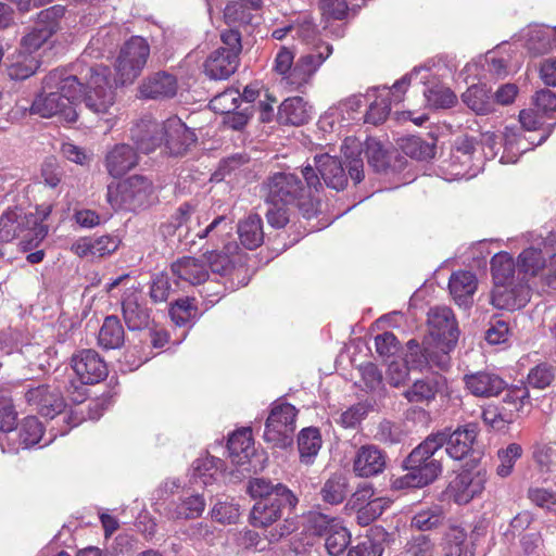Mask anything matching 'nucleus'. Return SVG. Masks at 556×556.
<instances>
[{
	"label": "nucleus",
	"instance_id": "nucleus-1",
	"mask_svg": "<svg viewBox=\"0 0 556 556\" xmlns=\"http://www.w3.org/2000/svg\"><path fill=\"white\" fill-rule=\"evenodd\" d=\"M428 324L430 337L424 349L416 341H408V362L420 370H445L451 363L450 352L454 350L459 333L454 314L446 306L433 307L428 314Z\"/></svg>",
	"mask_w": 556,
	"mask_h": 556
},
{
	"label": "nucleus",
	"instance_id": "nucleus-2",
	"mask_svg": "<svg viewBox=\"0 0 556 556\" xmlns=\"http://www.w3.org/2000/svg\"><path fill=\"white\" fill-rule=\"evenodd\" d=\"M83 86L68 70L51 71L42 81V90L35 98L30 113L43 118L58 116L66 123L76 122V103L81 97Z\"/></svg>",
	"mask_w": 556,
	"mask_h": 556
},
{
	"label": "nucleus",
	"instance_id": "nucleus-3",
	"mask_svg": "<svg viewBox=\"0 0 556 556\" xmlns=\"http://www.w3.org/2000/svg\"><path fill=\"white\" fill-rule=\"evenodd\" d=\"M302 176L305 179V186L294 174H273L266 182L267 201L270 204H295L303 211L304 216L309 218L315 212L314 193L321 188V182L309 164L302 168Z\"/></svg>",
	"mask_w": 556,
	"mask_h": 556
},
{
	"label": "nucleus",
	"instance_id": "nucleus-4",
	"mask_svg": "<svg viewBox=\"0 0 556 556\" xmlns=\"http://www.w3.org/2000/svg\"><path fill=\"white\" fill-rule=\"evenodd\" d=\"M445 441L444 432L428 435L407 456L405 460L407 472L392 479V489L422 488L433 482L442 471L441 462L434 458V455L444 446Z\"/></svg>",
	"mask_w": 556,
	"mask_h": 556
},
{
	"label": "nucleus",
	"instance_id": "nucleus-5",
	"mask_svg": "<svg viewBox=\"0 0 556 556\" xmlns=\"http://www.w3.org/2000/svg\"><path fill=\"white\" fill-rule=\"evenodd\" d=\"M110 68L104 65H96L88 68L85 75L86 106L106 123L114 121L115 93L110 79Z\"/></svg>",
	"mask_w": 556,
	"mask_h": 556
},
{
	"label": "nucleus",
	"instance_id": "nucleus-6",
	"mask_svg": "<svg viewBox=\"0 0 556 556\" xmlns=\"http://www.w3.org/2000/svg\"><path fill=\"white\" fill-rule=\"evenodd\" d=\"M153 192L152 182L139 175L108 186L106 201L115 211H136L146 206Z\"/></svg>",
	"mask_w": 556,
	"mask_h": 556
},
{
	"label": "nucleus",
	"instance_id": "nucleus-7",
	"mask_svg": "<svg viewBox=\"0 0 556 556\" xmlns=\"http://www.w3.org/2000/svg\"><path fill=\"white\" fill-rule=\"evenodd\" d=\"M150 55V45L141 36H132L121 48L115 61V84H132L143 71Z\"/></svg>",
	"mask_w": 556,
	"mask_h": 556
},
{
	"label": "nucleus",
	"instance_id": "nucleus-8",
	"mask_svg": "<svg viewBox=\"0 0 556 556\" xmlns=\"http://www.w3.org/2000/svg\"><path fill=\"white\" fill-rule=\"evenodd\" d=\"M296 413L293 405L275 402L265 424L264 440L276 447L290 445L295 431Z\"/></svg>",
	"mask_w": 556,
	"mask_h": 556
},
{
	"label": "nucleus",
	"instance_id": "nucleus-9",
	"mask_svg": "<svg viewBox=\"0 0 556 556\" xmlns=\"http://www.w3.org/2000/svg\"><path fill=\"white\" fill-rule=\"evenodd\" d=\"M422 68H414L409 74L394 83L392 88H372L367 92L368 98H375L370 103L366 114V122L371 124H380L386 121L390 113L391 102H401L406 87L410 80L417 76Z\"/></svg>",
	"mask_w": 556,
	"mask_h": 556
},
{
	"label": "nucleus",
	"instance_id": "nucleus-10",
	"mask_svg": "<svg viewBox=\"0 0 556 556\" xmlns=\"http://www.w3.org/2000/svg\"><path fill=\"white\" fill-rule=\"evenodd\" d=\"M64 13L65 9L61 5H53L41 11L35 27L22 38L20 54L33 56L31 54L59 30V21Z\"/></svg>",
	"mask_w": 556,
	"mask_h": 556
},
{
	"label": "nucleus",
	"instance_id": "nucleus-11",
	"mask_svg": "<svg viewBox=\"0 0 556 556\" xmlns=\"http://www.w3.org/2000/svg\"><path fill=\"white\" fill-rule=\"evenodd\" d=\"M72 368L85 384H93L108 376V366L99 353L91 349L80 350L72 356Z\"/></svg>",
	"mask_w": 556,
	"mask_h": 556
},
{
	"label": "nucleus",
	"instance_id": "nucleus-12",
	"mask_svg": "<svg viewBox=\"0 0 556 556\" xmlns=\"http://www.w3.org/2000/svg\"><path fill=\"white\" fill-rule=\"evenodd\" d=\"M529 287L522 280L494 283L491 293V303L500 309H519L529 302Z\"/></svg>",
	"mask_w": 556,
	"mask_h": 556
},
{
	"label": "nucleus",
	"instance_id": "nucleus-13",
	"mask_svg": "<svg viewBox=\"0 0 556 556\" xmlns=\"http://www.w3.org/2000/svg\"><path fill=\"white\" fill-rule=\"evenodd\" d=\"M25 399L29 406L47 418H54L65 407L61 392L46 384L28 389Z\"/></svg>",
	"mask_w": 556,
	"mask_h": 556
},
{
	"label": "nucleus",
	"instance_id": "nucleus-14",
	"mask_svg": "<svg viewBox=\"0 0 556 556\" xmlns=\"http://www.w3.org/2000/svg\"><path fill=\"white\" fill-rule=\"evenodd\" d=\"M332 46L325 42L315 45L314 50L301 55L293 66L292 84L296 88L307 84L324 62L331 55Z\"/></svg>",
	"mask_w": 556,
	"mask_h": 556
},
{
	"label": "nucleus",
	"instance_id": "nucleus-15",
	"mask_svg": "<svg viewBox=\"0 0 556 556\" xmlns=\"http://www.w3.org/2000/svg\"><path fill=\"white\" fill-rule=\"evenodd\" d=\"M164 150L170 155H182L197 141L195 134L178 117L163 123Z\"/></svg>",
	"mask_w": 556,
	"mask_h": 556
},
{
	"label": "nucleus",
	"instance_id": "nucleus-16",
	"mask_svg": "<svg viewBox=\"0 0 556 556\" xmlns=\"http://www.w3.org/2000/svg\"><path fill=\"white\" fill-rule=\"evenodd\" d=\"M486 482L484 469L466 470L460 472L451 483V492L456 503L467 504L481 494Z\"/></svg>",
	"mask_w": 556,
	"mask_h": 556
},
{
	"label": "nucleus",
	"instance_id": "nucleus-17",
	"mask_svg": "<svg viewBox=\"0 0 556 556\" xmlns=\"http://www.w3.org/2000/svg\"><path fill=\"white\" fill-rule=\"evenodd\" d=\"M130 137L139 151L151 153L164 147L163 123L150 117L142 118L131 127Z\"/></svg>",
	"mask_w": 556,
	"mask_h": 556
},
{
	"label": "nucleus",
	"instance_id": "nucleus-18",
	"mask_svg": "<svg viewBox=\"0 0 556 556\" xmlns=\"http://www.w3.org/2000/svg\"><path fill=\"white\" fill-rule=\"evenodd\" d=\"M29 220L20 208L8 210L0 217V242H11L16 238H21V247L24 251L27 239L31 237L29 230Z\"/></svg>",
	"mask_w": 556,
	"mask_h": 556
},
{
	"label": "nucleus",
	"instance_id": "nucleus-19",
	"mask_svg": "<svg viewBox=\"0 0 556 556\" xmlns=\"http://www.w3.org/2000/svg\"><path fill=\"white\" fill-rule=\"evenodd\" d=\"M140 300L141 295L135 289H128L124 294L123 317L129 330H142L150 326V312Z\"/></svg>",
	"mask_w": 556,
	"mask_h": 556
},
{
	"label": "nucleus",
	"instance_id": "nucleus-20",
	"mask_svg": "<svg viewBox=\"0 0 556 556\" xmlns=\"http://www.w3.org/2000/svg\"><path fill=\"white\" fill-rule=\"evenodd\" d=\"M178 90L177 78L166 72H157L146 78L139 86L141 98L168 99L176 96Z\"/></svg>",
	"mask_w": 556,
	"mask_h": 556
},
{
	"label": "nucleus",
	"instance_id": "nucleus-21",
	"mask_svg": "<svg viewBox=\"0 0 556 556\" xmlns=\"http://www.w3.org/2000/svg\"><path fill=\"white\" fill-rule=\"evenodd\" d=\"M386 455L375 445L361 446L353 460V471L362 478H369L383 471Z\"/></svg>",
	"mask_w": 556,
	"mask_h": 556
},
{
	"label": "nucleus",
	"instance_id": "nucleus-22",
	"mask_svg": "<svg viewBox=\"0 0 556 556\" xmlns=\"http://www.w3.org/2000/svg\"><path fill=\"white\" fill-rule=\"evenodd\" d=\"M466 389L475 396L490 397L498 395L506 387L505 381L496 374L477 371L465 375Z\"/></svg>",
	"mask_w": 556,
	"mask_h": 556
},
{
	"label": "nucleus",
	"instance_id": "nucleus-23",
	"mask_svg": "<svg viewBox=\"0 0 556 556\" xmlns=\"http://www.w3.org/2000/svg\"><path fill=\"white\" fill-rule=\"evenodd\" d=\"M315 173L318 172L327 187L334 190H342L348 184V177L341 162L328 153L315 155Z\"/></svg>",
	"mask_w": 556,
	"mask_h": 556
},
{
	"label": "nucleus",
	"instance_id": "nucleus-24",
	"mask_svg": "<svg viewBox=\"0 0 556 556\" xmlns=\"http://www.w3.org/2000/svg\"><path fill=\"white\" fill-rule=\"evenodd\" d=\"M119 240L115 236H101L99 238H80L76 240L71 251L79 257H104L117 250Z\"/></svg>",
	"mask_w": 556,
	"mask_h": 556
},
{
	"label": "nucleus",
	"instance_id": "nucleus-25",
	"mask_svg": "<svg viewBox=\"0 0 556 556\" xmlns=\"http://www.w3.org/2000/svg\"><path fill=\"white\" fill-rule=\"evenodd\" d=\"M138 164L137 152L126 143L115 144L105 154L104 165L110 176L122 177Z\"/></svg>",
	"mask_w": 556,
	"mask_h": 556
},
{
	"label": "nucleus",
	"instance_id": "nucleus-26",
	"mask_svg": "<svg viewBox=\"0 0 556 556\" xmlns=\"http://www.w3.org/2000/svg\"><path fill=\"white\" fill-rule=\"evenodd\" d=\"M444 432V439L446 440L445 452L446 454L455 459H464L471 451L472 444L477 438V430L473 425H467L462 428L455 429L453 432Z\"/></svg>",
	"mask_w": 556,
	"mask_h": 556
},
{
	"label": "nucleus",
	"instance_id": "nucleus-27",
	"mask_svg": "<svg viewBox=\"0 0 556 556\" xmlns=\"http://www.w3.org/2000/svg\"><path fill=\"white\" fill-rule=\"evenodd\" d=\"M173 275L180 281L197 286L208 278L206 263L195 257H181L172 264Z\"/></svg>",
	"mask_w": 556,
	"mask_h": 556
},
{
	"label": "nucleus",
	"instance_id": "nucleus-28",
	"mask_svg": "<svg viewBox=\"0 0 556 556\" xmlns=\"http://www.w3.org/2000/svg\"><path fill=\"white\" fill-rule=\"evenodd\" d=\"M227 447L232 464L243 466L250 463L255 455L251 430L242 429L232 433Z\"/></svg>",
	"mask_w": 556,
	"mask_h": 556
},
{
	"label": "nucleus",
	"instance_id": "nucleus-29",
	"mask_svg": "<svg viewBox=\"0 0 556 556\" xmlns=\"http://www.w3.org/2000/svg\"><path fill=\"white\" fill-rule=\"evenodd\" d=\"M239 59L233 52L217 49L207 58L204 68L206 75L212 79H226L235 73Z\"/></svg>",
	"mask_w": 556,
	"mask_h": 556
},
{
	"label": "nucleus",
	"instance_id": "nucleus-30",
	"mask_svg": "<svg viewBox=\"0 0 556 556\" xmlns=\"http://www.w3.org/2000/svg\"><path fill=\"white\" fill-rule=\"evenodd\" d=\"M448 288L455 302L459 306L467 307L477 290V278L471 271H456L450 278Z\"/></svg>",
	"mask_w": 556,
	"mask_h": 556
},
{
	"label": "nucleus",
	"instance_id": "nucleus-31",
	"mask_svg": "<svg viewBox=\"0 0 556 556\" xmlns=\"http://www.w3.org/2000/svg\"><path fill=\"white\" fill-rule=\"evenodd\" d=\"M526 47L533 55L547 53L554 48L556 28L544 25H530L525 34Z\"/></svg>",
	"mask_w": 556,
	"mask_h": 556
},
{
	"label": "nucleus",
	"instance_id": "nucleus-32",
	"mask_svg": "<svg viewBox=\"0 0 556 556\" xmlns=\"http://www.w3.org/2000/svg\"><path fill=\"white\" fill-rule=\"evenodd\" d=\"M249 493L252 497L264 498H282L286 504L291 507L296 505V497L293 493L282 484L273 485L263 478H255L249 483Z\"/></svg>",
	"mask_w": 556,
	"mask_h": 556
},
{
	"label": "nucleus",
	"instance_id": "nucleus-33",
	"mask_svg": "<svg viewBox=\"0 0 556 556\" xmlns=\"http://www.w3.org/2000/svg\"><path fill=\"white\" fill-rule=\"evenodd\" d=\"M207 220L206 212H194V208L188 204L184 203L180 205L175 215L172 217V225L175 230L178 231V236L187 235L189 232H193L201 229V225Z\"/></svg>",
	"mask_w": 556,
	"mask_h": 556
},
{
	"label": "nucleus",
	"instance_id": "nucleus-34",
	"mask_svg": "<svg viewBox=\"0 0 556 556\" xmlns=\"http://www.w3.org/2000/svg\"><path fill=\"white\" fill-rule=\"evenodd\" d=\"M517 267L521 280L527 282L530 277L541 276L544 279L547 264L541 250L528 248L519 254Z\"/></svg>",
	"mask_w": 556,
	"mask_h": 556
},
{
	"label": "nucleus",
	"instance_id": "nucleus-35",
	"mask_svg": "<svg viewBox=\"0 0 556 556\" xmlns=\"http://www.w3.org/2000/svg\"><path fill=\"white\" fill-rule=\"evenodd\" d=\"M278 118L282 124L300 126L311 118V108L300 97L288 98L279 106Z\"/></svg>",
	"mask_w": 556,
	"mask_h": 556
},
{
	"label": "nucleus",
	"instance_id": "nucleus-36",
	"mask_svg": "<svg viewBox=\"0 0 556 556\" xmlns=\"http://www.w3.org/2000/svg\"><path fill=\"white\" fill-rule=\"evenodd\" d=\"M287 505L282 498H264L255 503L251 511L252 525L267 527L281 516V506Z\"/></svg>",
	"mask_w": 556,
	"mask_h": 556
},
{
	"label": "nucleus",
	"instance_id": "nucleus-37",
	"mask_svg": "<svg viewBox=\"0 0 556 556\" xmlns=\"http://www.w3.org/2000/svg\"><path fill=\"white\" fill-rule=\"evenodd\" d=\"M463 102L476 114L486 115L494 111L491 90L484 85H473L462 96Z\"/></svg>",
	"mask_w": 556,
	"mask_h": 556
},
{
	"label": "nucleus",
	"instance_id": "nucleus-38",
	"mask_svg": "<svg viewBox=\"0 0 556 556\" xmlns=\"http://www.w3.org/2000/svg\"><path fill=\"white\" fill-rule=\"evenodd\" d=\"M52 212V205L48 203H43L36 207L34 213H26V217L29 220H34L29 223V230L31 237L26 241V249H33L39 245V243L46 238L48 235L49 228L43 224L45 220L48 219Z\"/></svg>",
	"mask_w": 556,
	"mask_h": 556
},
{
	"label": "nucleus",
	"instance_id": "nucleus-39",
	"mask_svg": "<svg viewBox=\"0 0 556 556\" xmlns=\"http://www.w3.org/2000/svg\"><path fill=\"white\" fill-rule=\"evenodd\" d=\"M491 271L494 283L521 280L519 269L516 270L515 261L507 252H500L492 257Z\"/></svg>",
	"mask_w": 556,
	"mask_h": 556
},
{
	"label": "nucleus",
	"instance_id": "nucleus-40",
	"mask_svg": "<svg viewBox=\"0 0 556 556\" xmlns=\"http://www.w3.org/2000/svg\"><path fill=\"white\" fill-rule=\"evenodd\" d=\"M341 151L348 162L350 177L355 184L361 182L364 178L362 142L354 137H348L342 143Z\"/></svg>",
	"mask_w": 556,
	"mask_h": 556
},
{
	"label": "nucleus",
	"instance_id": "nucleus-41",
	"mask_svg": "<svg viewBox=\"0 0 556 556\" xmlns=\"http://www.w3.org/2000/svg\"><path fill=\"white\" fill-rule=\"evenodd\" d=\"M238 235L241 243L250 250L260 247L264 240L262 218L251 214L238 225Z\"/></svg>",
	"mask_w": 556,
	"mask_h": 556
},
{
	"label": "nucleus",
	"instance_id": "nucleus-42",
	"mask_svg": "<svg viewBox=\"0 0 556 556\" xmlns=\"http://www.w3.org/2000/svg\"><path fill=\"white\" fill-rule=\"evenodd\" d=\"M223 462L210 455L197 458L192 464V480L195 484L208 485L220 470Z\"/></svg>",
	"mask_w": 556,
	"mask_h": 556
},
{
	"label": "nucleus",
	"instance_id": "nucleus-43",
	"mask_svg": "<svg viewBox=\"0 0 556 556\" xmlns=\"http://www.w3.org/2000/svg\"><path fill=\"white\" fill-rule=\"evenodd\" d=\"M300 459L305 465L313 464L321 447V437L317 428L303 429L298 439Z\"/></svg>",
	"mask_w": 556,
	"mask_h": 556
},
{
	"label": "nucleus",
	"instance_id": "nucleus-44",
	"mask_svg": "<svg viewBox=\"0 0 556 556\" xmlns=\"http://www.w3.org/2000/svg\"><path fill=\"white\" fill-rule=\"evenodd\" d=\"M125 339V332L116 316H108L100 328L98 342L104 349H118Z\"/></svg>",
	"mask_w": 556,
	"mask_h": 556
},
{
	"label": "nucleus",
	"instance_id": "nucleus-45",
	"mask_svg": "<svg viewBox=\"0 0 556 556\" xmlns=\"http://www.w3.org/2000/svg\"><path fill=\"white\" fill-rule=\"evenodd\" d=\"M232 222L225 216L215 217L205 228L195 231V238L210 239L212 242L218 244L219 242L225 245L227 237L232 232Z\"/></svg>",
	"mask_w": 556,
	"mask_h": 556
},
{
	"label": "nucleus",
	"instance_id": "nucleus-46",
	"mask_svg": "<svg viewBox=\"0 0 556 556\" xmlns=\"http://www.w3.org/2000/svg\"><path fill=\"white\" fill-rule=\"evenodd\" d=\"M523 450L518 443H510L506 447L497 451V465L495 472L501 478L509 477L513 471L516 462L522 456Z\"/></svg>",
	"mask_w": 556,
	"mask_h": 556
},
{
	"label": "nucleus",
	"instance_id": "nucleus-47",
	"mask_svg": "<svg viewBox=\"0 0 556 556\" xmlns=\"http://www.w3.org/2000/svg\"><path fill=\"white\" fill-rule=\"evenodd\" d=\"M294 64V51L282 46L275 56L273 70L292 89H296L295 85L292 84V78H295L293 76Z\"/></svg>",
	"mask_w": 556,
	"mask_h": 556
},
{
	"label": "nucleus",
	"instance_id": "nucleus-48",
	"mask_svg": "<svg viewBox=\"0 0 556 556\" xmlns=\"http://www.w3.org/2000/svg\"><path fill=\"white\" fill-rule=\"evenodd\" d=\"M529 404V393L526 389L509 390L502 402L503 409L510 415V421L514 422L525 412V407Z\"/></svg>",
	"mask_w": 556,
	"mask_h": 556
},
{
	"label": "nucleus",
	"instance_id": "nucleus-49",
	"mask_svg": "<svg viewBox=\"0 0 556 556\" xmlns=\"http://www.w3.org/2000/svg\"><path fill=\"white\" fill-rule=\"evenodd\" d=\"M236 243H225L223 251H212L206 254V262L213 274L226 275L232 268V262L229 257L238 250Z\"/></svg>",
	"mask_w": 556,
	"mask_h": 556
},
{
	"label": "nucleus",
	"instance_id": "nucleus-50",
	"mask_svg": "<svg viewBox=\"0 0 556 556\" xmlns=\"http://www.w3.org/2000/svg\"><path fill=\"white\" fill-rule=\"evenodd\" d=\"M480 168V163L476 164L473 156L466 159V156H456V154L453 153L447 167V169H450L451 180L470 179L479 173Z\"/></svg>",
	"mask_w": 556,
	"mask_h": 556
},
{
	"label": "nucleus",
	"instance_id": "nucleus-51",
	"mask_svg": "<svg viewBox=\"0 0 556 556\" xmlns=\"http://www.w3.org/2000/svg\"><path fill=\"white\" fill-rule=\"evenodd\" d=\"M325 546L331 556H339L350 543V533L341 521H334L332 529L325 535Z\"/></svg>",
	"mask_w": 556,
	"mask_h": 556
},
{
	"label": "nucleus",
	"instance_id": "nucleus-52",
	"mask_svg": "<svg viewBox=\"0 0 556 556\" xmlns=\"http://www.w3.org/2000/svg\"><path fill=\"white\" fill-rule=\"evenodd\" d=\"M502 140L505 153L501 157V163L517 162L518 155L514 152V150L516 149L518 153H522L528 149L522 144L518 129L516 127H505Z\"/></svg>",
	"mask_w": 556,
	"mask_h": 556
},
{
	"label": "nucleus",
	"instance_id": "nucleus-53",
	"mask_svg": "<svg viewBox=\"0 0 556 556\" xmlns=\"http://www.w3.org/2000/svg\"><path fill=\"white\" fill-rule=\"evenodd\" d=\"M443 509L439 505L422 508L415 514L412 526L421 531L438 527L443 521Z\"/></svg>",
	"mask_w": 556,
	"mask_h": 556
},
{
	"label": "nucleus",
	"instance_id": "nucleus-54",
	"mask_svg": "<svg viewBox=\"0 0 556 556\" xmlns=\"http://www.w3.org/2000/svg\"><path fill=\"white\" fill-rule=\"evenodd\" d=\"M205 508V501L200 495H192L181 501L170 511V517L175 519H193L202 515Z\"/></svg>",
	"mask_w": 556,
	"mask_h": 556
},
{
	"label": "nucleus",
	"instance_id": "nucleus-55",
	"mask_svg": "<svg viewBox=\"0 0 556 556\" xmlns=\"http://www.w3.org/2000/svg\"><path fill=\"white\" fill-rule=\"evenodd\" d=\"M43 434L41 422L34 416L26 417L20 427V445L28 448L39 443Z\"/></svg>",
	"mask_w": 556,
	"mask_h": 556
},
{
	"label": "nucleus",
	"instance_id": "nucleus-56",
	"mask_svg": "<svg viewBox=\"0 0 556 556\" xmlns=\"http://www.w3.org/2000/svg\"><path fill=\"white\" fill-rule=\"evenodd\" d=\"M365 153L370 166L377 172L388 167L390 162L389 151L380 141L375 138H368L365 142Z\"/></svg>",
	"mask_w": 556,
	"mask_h": 556
},
{
	"label": "nucleus",
	"instance_id": "nucleus-57",
	"mask_svg": "<svg viewBox=\"0 0 556 556\" xmlns=\"http://www.w3.org/2000/svg\"><path fill=\"white\" fill-rule=\"evenodd\" d=\"M346 479L342 476H333L329 478L323 489L321 495L325 502L330 504L341 503L348 492Z\"/></svg>",
	"mask_w": 556,
	"mask_h": 556
},
{
	"label": "nucleus",
	"instance_id": "nucleus-58",
	"mask_svg": "<svg viewBox=\"0 0 556 556\" xmlns=\"http://www.w3.org/2000/svg\"><path fill=\"white\" fill-rule=\"evenodd\" d=\"M438 391L435 382L430 380H417L404 392V396L410 403L428 402L434 399Z\"/></svg>",
	"mask_w": 556,
	"mask_h": 556
},
{
	"label": "nucleus",
	"instance_id": "nucleus-59",
	"mask_svg": "<svg viewBox=\"0 0 556 556\" xmlns=\"http://www.w3.org/2000/svg\"><path fill=\"white\" fill-rule=\"evenodd\" d=\"M241 93L237 89H227L215 96L211 102V108L220 114H230L239 108Z\"/></svg>",
	"mask_w": 556,
	"mask_h": 556
},
{
	"label": "nucleus",
	"instance_id": "nucleus-60",
	"mask_svg": "<svg viewBox=\"0 0 556 556\" xmlns=\"http://www.w3.org/2000/svg\"><path fill=\"white\" fill-rule=\"evenodd\" d=\"M390 505V501L383 497H376L357 509L356 519L358 525L367 526L377 519Z\"/></svg>",
	"mask_w": 556,
	"mask_h": 556
},
{
	"label": "nucleus",
	"instance_id": "nucleus-61",
	"mask_svg": "<svg viewBox=\"0 0 556 556\" xmlns=\"http://www.w3.org/2000/svg\"><path fill=\"white\" fill-rule=\"evenodd\" d=\"M334 521H340L338 518L329 517L328 515L311 511L305 517V530L311 534L325 536L331 529Z\"/></svg>",
	"mask_w": 556,
	"mask_h": 556
},
{
	"label": "nucleus",
	"instance_id": "nucleus-62",
	"mask_svg": "<svg viewBox=\"0 0 556 556\" xmlns=\"http://www.w3.org/2000/svg\"><path fill=\"white\" fill-rule=\"evenodd\" d=\"M38 65V60L35 56L18 53L17 60L9 66L8 74L12 79H26L36 72Z\"/></svg>",
	"mask_w": 556,
	"mask_h": 556
},
{
	"label": "nucleus",
	"instance_id": "nucleus-63",
	"mask_svg": "<svg viewBox=\"0 0 556 556\" xmlns=\"http://www.w3.org/2000/svg\"><path fill=\"white\" fill-rule=\"evenodd\" d=\"M402 149L405 154L417 160H427L434 156V146L421 140L418 137H410L404 140Z\"/></svg>",
	"mask_w": 556,
	"mask_h": 556
},
{
	"label": "nucleus",
	"instance_id": "nucleus-64",
	"mask_svg": "<svg viewBox=\"0 0 556 556\" xmlns=\"http://www.w3.org/2000/svg\"><path fill=\"white\" fill-rule=\"evenodd\" d=\"M527 495L533 505L556 514V492L553 490L531 486L529 488Z\"/></svg>",
	"mask_w": 556,
	"mask_h": 556
}]
</instances>
